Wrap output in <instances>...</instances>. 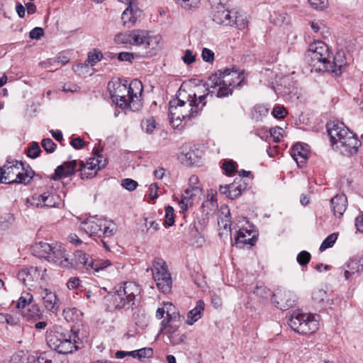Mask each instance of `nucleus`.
Wrapping results in <instances>:
<instances>
[{
    "label": "nucleus",
    "instance_id": "1",
    "mask_svg": "<svg viewBox=\"0 0 363 363\" xmlns=\"http://www.w3.org/2000/svg\"><path fill=\"white\" fill-rule=\"evenodd\" d=\"M306 60L311 67V72H331L341 73L347 62L345 54L337 52L330 60L328 46L323 41H315L310 44L306 52Z\"/></svg>",
    "mask_w": 363,
    "mask_h": 363
},
{
    "label": "nucleus",
    "instance_id": "2",
    "mask_svg": "<svg viewBox=\"0 0 363 363\" xmlns=\"http://www.w3.org/2000/svg\"><path fill=\"white\" fill-rule=\"evenodd\" d=\"M206 95L189 94L186 101L177 97L169 103V117L173 127L178 128L196 118L206 104Z\"/></svg>",
    "mask_w": 363,
    "mask_h": 363
},
{
    "label": "nucleus",
    "instance_id": "3",
    "mask_svg": "<svg viewBox=\"0 0 363 363\" xmlns=\"http://www.w3.org/2000/svg\"><path fill=\"white\" fill-rule=\"evenodd\" d=\"M243 77L237 71H230L228 69L224 71L218 70L211 74L205 83L206 93L205 101L208 96L215 95L218 98H223L231 95L233 89L241 86Z\"/></svg>",
    "mask_w": 363,
    "mask_h": 363
},
{
    "label": "nucleus",
    "instance_id": "4",
    "mask_svg": "<svg viewBox=\"0 0 363 363\" xmlns=\"http://www.w3.org/2000/svg\"><path fill=\"white\" fill-rule=\"evenodd\" d=\"M74 258L76 262L82 264L86 271L94 274H101L113 277L120 274V264H112L108 259L94 260L89 255L81 250L75 252Z\"/></svg>",
    "mask_w": 363,
    "mask_h": 363
},
{
    "label": "nucleus",
    "instance_id": "5",
    "mask_svg": "<svg viewBox=\"0 0 363 363\" xmlns=\"http://www.w3.org/2000/svg\"><path fill=\"white\" fill-rule=\"evenodd\" d=\"M113 86V89L111 91V99L121 108L129 107L134 102V99H138L143 92L142 83L138 79L131 81L128 86L121 82H117Z\"/></svg>",
    "mask_w": 363,
    "mask_h": 363
},
{
    "label": "nucleus",
    "instance_id": "6",
    "mask_svg": "<svg viewBox=\"0 0 363 363\" xmlns=\"http://www.w3.org/2000/svg\"><path fill=\"white\" fill-rule=\"evenodd\" d=\"M174 308L167 311V318L162 320L160 323V332L164 331L169 343L172 346L179 345L185 342L186 335L182 332L180 328L182 325L184 318L180 313H175Z\"/></svg>",
    "mask_w": 363,
    "mask_h": 363
},
{
    "label": "nucleus",
    "instance_id": "7",
    "mask_svg": "<svg viewBox=\"0 0 363 363\" xmlns=\"http://www.w3.org/2000/svg\"><path fill=\"white\" fill-rule=\"evenodd\" d=\"M140 294V286L135 282L128 281L109 293L107 298L113 301L115 309L129 308L135 304V298Z\"/></svg>",
    "mask_w": 363,
    "mask_h": 363
},
{
    "label": "nucleus",
    "instance_id": "8",
    "mask_svg": "<svg viewBox=\"0 0 363 363\" xmlns=\"http://www.w3.org/2000/svg\"><path fill=\"white\" fill-rule=\"evenodd\" d=\"M79 340L77 333H63L60 330L51 331L46 337L49 347L61 354L72 353L77 350L79 348L77 345Z\"/></svg>",
    "mask_w": 363,
    "mask_h": 363
},
{
    "label": "nucleus",
    "instance_id": "9",
    "mask_svg": "<svg viewBox=\"0 0 363 363\" xmlns=\"http://www.w3.org/2000/svg\"><path fill=\"white\" fill-rule=\"evenodd\" d=\"M287 323L294 331L301 335L314 333L319 325L315 315L302 313L299 311H293L288 317Z\"/></svg>",
    "mask_w": 363,
    "mask_h": 363
},
{
    "label": "nucleus",
    "instance_id": "10",
    "mask_svg": "<svg viewBox=\"0 0 363 363\" xmlns=\"http://www.w3.org/2000/svg\"><path fill=\"white\" fill-rule=\"evenodd\" d=\"M151 270L158 289L163 294H169L171 291L172 279L166 262L162 258H155Z\"/></svg>",
    "mask_w": 363,
    "mask_h": 363
},
{
    "label": "nucleus",
    "instance_id": "11",
    "mask_svg": "<svg viewBox=\"0 0 363 363\" xmlns=\"http://www.w3.org/2000/svg\"><path fill=\"white\" fill-rule=\"evenodd\" d=\"M360 145L361 142L357 135L348 130L334 149L340 151L345 156H350L357 152Z\"/></svg>",
    "mask_w": 363,
    "mask_h": 363
},
{
    "label": "nucleus",
    "instance_id": "12",
    "mask_svg": "<svg viewBox=\"0 0 363 363\" xmlns=\"http://www.w3.org/2000/svg\"><path fill=\"white\" fill-rule=\"evenodd\" d=\"M272 302L277 308L286 311L294 306L296 297L290 291L277 289L272 296Z\"/></svg>",
    "mask_w": 363,
    "mask_h": 363
},
{
    "label": "nucleus",
    "instance_id": "13",
    "mask_svg": "<svg viewBox=\"0 0 363 363\" xmlns=\"http://www.w3.org/2000/svg\"><path fill=\"white\" fill-rule=\"evenodd\" d=\"M21 170H24L23 163L18 161L8 162L3 166V180L2 183L13 184L19 183L22 177Z\"/></svg>",
    "mask_w": 363,
    "mask_h": 363
},
{
    "label": "nucleus",
    "instance_id": "14",
    "mask_svg": "<svg viewBox=\"0 0 363 363\" xmlns=\"http://www.w3.org/2000/svg\"><path fill=\"white\" fill-rule=\"evenodd\" d=\"M160 40V36H150L145 30L130 31V45H145V48L151 47L152 49H155L154 44L157 45Z\"/></svg>",
    "mask_w": 363,
    "mask_h": 363
},
{
    "label": "nucleus",
    "instance_id": "15",
    "mask_svg": "<svg viewBox=\"0 0 363 363\" xmlns=\"http://www.w3.org/2000/svg\"><path fill=\"white\" fill-rule=\"evenodd\" d=\"M46 269H45L42 274L40 269L37 267H30L25 268L18 272L17 277L26 286H33V283L38 279H43L44 273Z\"/></svg>",
    "mask_w": 363,
    "mask_h": 363
},
{
    "label": "nucleus",
    "instance_id": "16",
    "mask_svg": "<svg viewBox=\"0 0 363 363\" xmlns=\"http://www.w3.org/2000/svg\"><path fill=\"white\" fill-rule=\"evenodd\" d=\"M211 4H218L217 6L213 9L212 19L214 22L218 24L228 26V24H232L233 21V13L225 9L224 4L220 2L218 3L217 0H209Z\"/></svg>",
    "mask_w": 363,
    "mask_h": 363
},
{
    "label": "nucleus",
    "instance_id": "17",
    "mask_svg": "<svg viewBox=\"0 0 363 363\" xmlns=\"http://www.w3.org/2000/svg\"><path fill=\"white\" fill-rule=\"evenodd\" d=\"M33 199L37 200L38 207H56L60 208L63 206V201L60 196L55 192H44L39 195H35Z\"/></svg>",
    "mask_w": 363,
    "mask_h": 363
},
{
    "label": "nucleus",
    "instance_id": "18",
    "mask_svg": "<svg viewBox=\"0 0 363 363\" xmlns=\"http://www.w3.org/2000/svg\"><path fill=\"white\" fill-rule=\"evenodd\" d=\"M326 127L333 148L349 130L343 123L340 121L328 123Z\"/></svg>",
    "mask_w": 363,
    "mask_h": 363
},
{
    "label": "nucleus",
    "instance_id": "19",
    "mask_svg": "<svg viewBox=\"0 0 363 363\" xmlns=\"http://www.w3.org/2000/svg\"><path fill=\"white\" fill-rule=\"evenodd\" d=\"M79 167V161L72 160L70 162H65L62 164L59 165L52 174L51 179L57 181L62 177H67L74 174Z\"/></svg>",
    "mask_w": 363,
    "mask_h": 363
},
{
    "label": "nucleus",
    "instance_id": "20",
    "mask_svg": "<svg viewBox=\"0 0 363 363\" xmlns=\"http://www.w3.org/2000/svg\"><path fill=\"white\" fill-rule=\"evenodd\" d=\"M104 222L105 219L90 218L81 223L80 228L90 236L101 237Z\"/></svg>",
    "mask_w": 363,
    "mask_h": 363
},
{
    "label": "nucleus",
    "instance_id": "21",
    "mask_svg": "<svg viewBox=\"0 0 363 363\" xmlns=\"http://www.w3.org/2000/svg\"><path fill=\"white\" fill-rule=\"evenodd\" d=\"M65 251L60 245L55 244L52 246V251L49 254L48 261L52 262L63 267H72V262L65 257Z\"/></svg>",
    "mask_w": 363,
    "mask_h": 363
},
{
    "label": "nucleus",
    "instance_id": "22",
    "mask_svg": "<svg viewBox=\"0 0 363 363\" xmlns=\"http://www.w3.org/2000/svg\"><path fill=\"white\" fill-rule=\"evenodd\" d=\"M40 296L45 308L55 313L59 310V300L56 294L48 289H40Z\"/></svg>",
    "mask_w": 363,
    "mask_h": 363
},
{
    "label": "nucleus",
    "instance_id": "23",
    "mask_svg": "<svg viewBox=\"0 0 363 363\" xmlns=\"http://www.w3.org/2000/svg\"><path fill=\"white\" fill-rule=\"evenodd\" d=\"M182 151L179 155V160L185 165H198L200 162L201 155L199 150L188 149L183 146Z\"/></svg>",
    "mask_w": 363,
    "mask_h": 363
},
{
    "label": "nucleus",
    "instance_id": "24",
    "mask_svg": "<svg viewBox=\"0 0 363 363\" xmlns=\"http://www.w3.org/2000/svg\"><path fill=\"white\" fill-rule=\"evenodd\" d=\"M309 154L308 146L306 144L296 143L291 149V155L298 167L306 163Z\"/></svg>",
    "mask_w": 363,
    "mask_h": 363
},
{
    "label": "nucleus",
    "instance_id": "25",
    "mask_svg": "<svg viewBox=\"0 0 363 363\" xmlns=\"http://www.w3.org/2000/svg\"><path fill=\"white\" fill-rule=\"evenodd\" d=\"M257 238L252 235V233L246 229H240L235 238V245L239 248H244L245 246L251 247L255 245Z\"/></svg>",
    "mask_w": 363,
    "mask_h": 363
},
{
    "label": "nucleus",
    "instance_id": "26",
    "mask_svg": "<svg viewBox=\"0 0 363 363\" xmlns=\"http://www.w3.org/2000/svg\"><path fill=\"white\" fill-rule=\"evenodd\" d=\"M331 208L336 217H341L347 209V199L344 194H337L330 200Z\"/></svg>",
    "mask_w": 363,
    "mask_h": 363
},
{
    "label": "nucleus",
    "instance_id": "27",
    "mask_svg": "<svg viewBox=\"0 0 363 363\" xmlns=\"http://www.w3.org/2000/svg\"><path fill=\"white\" fill-rule=\"evenodd\" d=\"M140 13V11L136 7L133 1L129 2L127 9L122 13V20L125 26L129 27L130 25H133Z\"/></svg>",
    "mask_w": 363,
    "mask_h": 363
},
{
    "label": "nucleus",
    "instance_id": "28",
    "mask_svg": "<svg viewBox=\"0 0 363 363\" xmlns=\"http://www.w3.org/2000/svg\"><path fill=\"white\" fill-rule=\"evenodd\" d=\"M52 245L48 242L40 241L33 244L30 247V250L34 256L48 259L49 254L52 251Z\"/></svg>",
    "mask_w": 363,
    "mask_h": 363
},
{
    "label": "nucleus",
    "instance_id": "29",
    "mask_svg": "<svg viewBox=\"0 0 363 363\" xmlns=\"http://www.w3.org/2000/svg\"><path fill=\"white\" fill-rule=\"evenodd\" d=\"M204 306L205 303L203 300H199L196 302V306L187 313L186 323L188 325H193L201 318V314L204 311Z\"/></svg>",
    "mask_w": 363,
    "mask_h": 363
},
{
    "label": "nucleus",
    "instance_id": "30",
    "mask_svg": "<svg viewBox=\"0 0 363 363\" xmlns=\"http://www.w3.org/2000/svg\"><path fill=\"white\" fill-rule=\"evenodd\" d=\"M312 300L319 307L330 304V299L328 298L327 291L321 289H317L313 291Z\"/></svg>",
    "mask_w": 363,
    "mask_h": 363
},
{
    "label": "nucleus",
    "instance_id": "31",
    "mask_svg": "<svg viewBox=\"0 0 363 363\" xmlns=\"http://www.w3.org/2000/svg\"><path fill=\"white\" fill-rule=\"evenodd\" d=\"M107 158L102 155L96 153L94 157L87 160V164L89 165L91 170H99L106 167L107 164Z\"/></svg>",
    "mask_w": 363,
    "mask_h": 363
},
{
    "label": "nucleus",
    "instance_id": "32",
    "mask_svg": "<svg viewBox=\"0 0 363 363\" xmlns=\"http://www.w3.org/2000/svg\"><path fill=\"white\" fill-rule=\"evenodd\" d=\"M22 315L28 320H37L43 315V311L37 304L29 305L25 310L21 311Z\"/></svg>",
    "mask_w": 363,
    "mask_h": 363
},
{
    "label": "nucleus",
    "instance_id": "33",
    "mask_svg": "<svg viewBox=\"0 0 363 363\" xmlns=\"http://www.w3.org/2000/svg\"><path fill=\"white\" fill-rule=\"evenodd\" d=\"M233 17L232 24H228V26H235L240 30H243L247 27L249 21L245 13L234 12L233 13Z\"/></svg>",
    "mask_w": 363,
    "mask_h": 363
},
{
    "label": "nucleus",
    "instance_id": "34",
    "mask_svg": "<svg viewBox=\"0 0 363 363\" xmlns=\"http://www.w3.org/2000/svg\"><path fill=\"white\" fill-rule=\"evenodd\" d=\"M363 269V265L357 260H350L347 264V269L345 270L344 276L348 280L355 274H359Z\"/></svg>",
    "mask_w": 363,
    "mask_h": 363
},
{
    "label": "nucleus",
    "instance_id": "35",
    "mask_svg": "<svg viewBox=\"0 0 363 363\" xmlns=\"http://www.w3.org/2000/svg\"><path fill=\"white\" fill-rule=\"evenodd\" d=\"M269 111V108L264 105H256L251 111V118L256 121H260L267 116Z\"/></svg>",
    "mask_w": 363,
    "mask_h": 363
},
{
    "label": "nucleus",
    "instance_id": "36",
    "mask_svg": "<svg viewBox=\"0 0 363 363\" xmlns=\"http://www.w3.org/2000/svg\"><path fill=\"white\" fill-rule=\"evenodd\" d=\"M117 225L112 220H105L102 228L101 235L104 238H111L117 232Z\"/></svg>",
    "mask_w": 363,
    "mask_h": 363
},
{
    "label": "nucleus",
    "instance_id": "37",
    "mask_svg": "<svg viewBox=\"0 0 363 363\" xmlns=\"http://www.w3.org/2000/svg\"><path fill=\"white\" fill-rule=\"evenodd\" d=\"M241 179L239 182H234L228 184L229 199H234L241 195L242 192L245 189V184H242Z\"/></svg>",
    "mask_w": 363,
    "mask_h": 363
},
{
    "label": "nucleus",
    "instance_id": "38",
    "mask_svg": "<svg viewBox=\"0 0 363 363\" xmlns=\"http://www.w3.org/2000/svg\"><path fill=\"white\" fill-rule=\"evenodd\" d=\"M270 21L275 26H281L287 23V14L284 11H274L270 16Z\"/></svg>",
    "mask_w": 363,
    "mask_h": 363
},
{
    "label": "nucleus",
    "instance_id": "39",
    "mask_svg": "<svg viewBox=\"0 0 363 363\" xmlns=\"http://www.w3.org/2000/svg\"><path fill=\"white\" fill-rule=\"evenodd\" d=\"M33 295L28 292H23L20 296L18 301L16 303V308L18 309L25 310L33 301Z\"/></svg>",
    "mask_w": 363,
    "mask_h": 363
},
{
    "label": "nucleus",
    "instance_id": "40",
    "mask_svg": "<svg viewBox=\"0 0 363 363\" xmlns=\"http://www.w3.org/2000/svg\"><path fill=\"white\" fill-rule=\"evenodd\" d=\"M78 171H80V177L82 179L92 178L96 174V170L91 171L89 165L87 163L84 164L82 161H79Z\"/></svg>",
    "mask_w": 363,
    "mask_h": 363
},
{
    "label": "nucleus",
    "instance_id": "41",
    "mask_svg": "<svg viewBox=\"0 0 363 363\" xmlns=\"http://www.w3.org/2000/svg\"><path fill=\"white\" fill-rule=\"evenodd\" d=\"M103 57V54L98 50H94V52H89L88 58L85 60L84 65L85 67L94 66L99 62Z\"/></svg>",
    "mask_w": 363,
    "mask_h": 363
},
{
    "label": "nucleus",
    "instance_id": "42",
    "mask_svg": "<svg viewBox=\"0 0 363 363\" xmlns=\"http://www.w3.org/2000/svg\"><path fill=\"white\" fill-rule=\"evenodd\" d=\"M230 211L228 210L226 214H225L223 217H220L218 220V224L220 229H223V230L231 231L230 229Z\"/></svg>",
    "mask_w": 363,
    "mask_h": 363
},
{
    "label": "nucleus",
    "instance_id": "43",
    "mask_svg": "<svg viewBox=\"0 0 363 363\" xmlns=\"http://www.w3.org/2000/svg\"><path fill=\"white\" fill-rule=\"evenodd\" d=\"M172 308H174V312L175 313H179L178 311H177L175 306L170 302L164 303V307L163 308H158L156 311V318L159 320L164 318V314L166 313L167 315V311L170 309L172 310ZM167 318V315L166 316Z\"/></svg>",
    "mask_w": 363,
    "mask_h": 363
},
{
    "label": "nucleus",
    "instance_id": "44",
    "mask_svg": "<svg viewBox=\"0 0 363 363\" xmlns=\"http://www.w3.org/2000/svg\"><path fill=\"white\" fill-rule=\"evenodd\" d=\"M113 40L117 45H130V31L118 33Z\"/></svg>",
    "mask_w": 363,
    "mask_h": 363
},
{
    "label": "nucleus",
    "instance_id": "45",
    "mask_svg": "<svg viewBox=\"0 0 363 363\" xmlns=\"http://www.w3.org/2000/svg\"><path fill=\"white\" fill-rule=\"evenodd\" d=\"M201 193V188L200 186H193L191 189L189 187L184 191L182 198L186 199V201H192L194 198Z\"/></svg>",
    "mask_w": 363,
    "mask_h": 363
},
{
    "label": "nucleus",
    "instance_id": "46",
    "mask_svg": "<svg viewBox=\"0 0 363 363\" xmlns=\"http://www.w3.org/2000/svg\"><path fill=\"white\" fill-rule=\"evenodd\" d=\"M155 127V121L153 117H148L141 122V128L147 133H152Z\"/></svg>",
    "mask_w": 363,
    "mask_h": 363
},
{
    "label": "nucleus",
    "instance_id": "47",
    "mask_svg": "<svg viewBox=\"0 0 363 363\" xmlns=\"http://www.w3.org/2000/svg\"><path fill=\"white\" fill-rule=\"evenodd\" d=\"M174 211L172 206H168L165 208V216L164 225L165 227L172 226L174 223Z\"/></svg>",
    "mask_w": 363,
    "mask_h": 363
},
{
    "label": "nucleus",
    "instance_id": "48",
    "mask_svg": "<svg viewBox=\"0 0 363 363\" xmlns=\"http://www.w3.org/2000/svg\"><path fill=\"white\" fill-rule=\"evenodd\" d=\"M337 238V235L335 233H332L329 235L321 243L319 249L320 251L323 252L326 249L331 247L335 242Z\"/></svg>",
    "mask_w": 363,
    "mask_h": 363
},
{
    "label": "nucleus",
    "instance_id": "49",
    "mask_svg": "<svg viewBox=\"0 0 363 363\" xmlns=\"http://www.w3.org/2000/svg\"><path fill=\"white\" fill-rule=\"evenodd\" d=\"M33 355L21 353L14 354L11 358L12 363H29V361H33Z\"/></svg>",
    "mask_w": 363,
    "mask_h": 363
},
{
    "label": "nucleus",
    "instance_id": "50",
    "mask_svg": "<svg viewBox=\"0 0 363 363\" xmlns=\"http://www.w3.org/2000/svg\"><path fill=\"white\" fill-rule=\"evenodd\" d=\"M41 152L40 147L37 142L31 143L28 148L27 156L30 158L35 159L38 157Z\"/></svg>",
    "mask_w": 363,
    "mask_h": 363
},
{
    "label": "nucleus",
    "instance_id": "51",
    "mask_svg": "<svg viewBox=\"0 0 363 363\" xmlns=\"http://www.w3.org/2000/svg\"><path fill=\"white\" fill-rule=\"evenodd\" d=\"M311 258V254L307 251L303 250L298 254L296 260L301 266L303 267L308 264Z\"/></svg>",
    "mask_w": 363,
    "mask_h": 363
},
{
    "label": "nucleus",
    "instance_id": "52",
    "mask_svg": "<svg viewBox=\"0 0 363 363\" xmlns=\"http://www.w3.org/2000/svg\"><path fill=\"white\" fill-rule=\"evenodd\" d=\"M69 62V59L67 56L61 55L57 57V59H50L47 62H43L45 67L48 68L51 65L55 63H60L62 65H65Z\"/></svg>",
    "mask_w": 363,
    "mask_h": 363
},
{
    "label": "nucleus",
    "instance_id": "53",
    "mask_svg": "<svg viewBox=\"0 0 363 363\" xmlns=\"http://www.w3.org/2000/svg\"><path fill=\"white\" fill-rule=\"evenodd\" d=\"M41 145L49 153L53 152L56 148V144L50 138L43 139Z\"/></svg>",
    "mask_w": 363,
    "mask_h": 363
},
{
    "label": "nucleus",
    "instance_id": "54",
    "mask_svg": "<svg viewBox=\"0 0 363 363\" xmlns=\"http://www.w3.org/2000/svg\"><path fill=\"white\" fill-rule=\"evenodd\" d=\"M121 185L128 191H133L138 186V183L132 179H124L121 182Z\"/></svg>",
    "mask_w": 363,
    "mask_h": 363
},
{
    "label": "nucleus",
    "instance_id": "55",
    "mask_svg": "<svg viewBox=\"0 0 363 363\" xmlns=\"http://www.w3.org/2000/svg\"><path fill=\"white\" fill-rule=\"evenodd\" d=\"M22 177H21L20 180H18L21 184H27L30 182V180L33 178L34 175V172L32 169H25L23 170Z\"/></svg>",
    "mask_w": 363,
    "mask_h": 363
},
{
    "label": "nucleus",
    "instance_id": "56",
    "mask_svg": "<svg viewBox=\"0 0 363 363\" xmlns=\"http://www.w3.org/2000/svg\"><path fill=\"white\" fill-rule=\"evenodd\" d=\"M182 59L186 65H191L196 61V55L191 50H186Z\"/></svg>",
    "mask_w": 363,
    "mask_h": 363
},
{
    "label": "nucleus",
    "instance_id": "57",
    "mask_svg": "<svg viewBox=\"0 0 363 363\" xmlns=\"http://www.w3.org/2000/svg\"><path fill=\"white\" fill-rule=\"evenodd\" d=\"M201 57L203 61L206 62H213L214 60V52L206 48H203Z\"/></svg>",
    "mask_w": 363,
    "mask_h": 363
},
{
    "label": "nucleus",
    "instance_id": "58",
    "mask_svg": "<svg viewBox=\"0 0 363 363\" xmlns=\"http://www.w3.org/2000/svg\"><path fill=\"white\" fill-rule=\"evenodd\" d=\"M287 114V111L284 106H275L272 111V115L276 118H283Z\"/></svg>",
    "mask_w": 363,
    "mask_h": 363
},
{
    "label": "nucleus",
    "instance_id": "59",
    "mask_svg": "<svg viewBox=\"0 0 363 363\" xmlns=\"http://www.w3.org/2000/svg\"><path fill=\"white\" fill-rule=\"evenodd\" d=\"M153 355V350L150 347H144L139 349L138 359L142 360L146 358H150Z\"/></svg>",
    "mask_w": 363,
    "mask_h": 363
},
{
    "label": "nucleus",
    "instance_id": "60",
    "mask_svg": "<svg viewBox=\"0 0 363 363\" xmlns=\"http://www.w3.org/2000/svg\"><path fill=\"white\" fill-rule=\"evenodd\" d=\"M282 128L279 127L272 128L269 130V133L272 137H273L274 142L278 143L280 141L281 135Z\"/></svg>",
    "mask_w": 363,
    "mask_h": 363
},
{
    "label": "nucleus",
    "instance_id": "61",
    "mask_svg": "<svg viewBox=\"0 0 363 363\" xmlns=\"http://www.w3.org/2000/svg\"><path fill=\"white\" fill-rule=\"evenodd\" d=\"M311 5L316 9L322 10L327 6V1L326 0H308Z\"/></svg>",
    "mask_w": 363,
    "mask_h": 363
},
{
    "label": "nucleus",
    "instance_id": "62",
    "mask_svg": "<svg viewBox=\"0 0 363 363\" xmlns=\"http://www.w3.org/2000/svg\"><path fill=\"white\" fill-rule=\"evenodd\" d=\"M44 34V31L42 28L40 27H35L33 29L31 30L30 32V38L31 39H39L41 36H43Z\"/></svg>",
    "mask_w": 363,
    "mask_h": 363
},
{
    "label": "nucleus",
    "instance_id": "63",
    "mask_svg": "<svg viewBox=\"0 0 363 363\" xmlns=\"http://www.w3.org/2000/svg\"><path fill=\"white\" fill-rule=\"evenodd\" d=\"M70 144L74 149L77 150L82 149L85 145L84 141L80 137L73 138L71 140Z\"/></svg>",
    "mask_w": 363,
    "mask_h": 363
},
{
    "label": "nucleus",
    "instance_id": "64",
    "mask_svg": "<svg viewBox=\"0 0 363 363\" xmlns=\"http://www.w3.org/2000/svg\"><path fill=\"white\" fill-rule=\"evenodd\" d=\"M223 170L228 174H231L235 170V163L233 161H227L223 164Z\"/></svg>",
    "mask_w": 363,
    "mask_h": 363
}]
</instances>
